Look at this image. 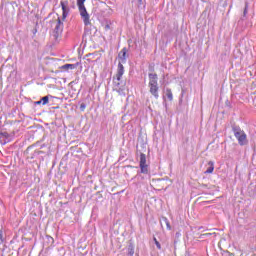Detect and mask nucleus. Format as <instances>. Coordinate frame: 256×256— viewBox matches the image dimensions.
Masks as SVG:
<instances>
[{
  "label": "nucleus",
  "instance_id": "obj_1",
  "mask_svg": "<svg viewBox=\"0 0 256 256\" xmlns=\"http://www.w3.org/2000/svg\"><path fill=\"white\" fill-rule=\"evenodd\" d=\"M125 75V66L118 63L116 75L113 77V89L119 93V95L125 96V89H127V81L123 80Z\"/></svg>",
  "mask_w": 256,
  "mask_h": 256
},
{
  "label": "nucleus",
  "instance_id": "obj_2",
  "mask_svg": "<svg viewBox=\"0 0 256 256\" xmlns=\"http://www.w3.org/2000/svg\"><path fill=\"white\" fill-rule=\"evenodd\" d=\"M85 1L86 0H77V7L79 10L81 19L83 20V23L87 27L91 25V19H90L89 13L87 12V8H85Z\"/></svg>",
  "mask_w": 256,
  "mask_h": 256
},
{
  "label": "nucleus",
  "instance_id": "obj_3",
  "mask_svg": "<svg viewBox=\"0 0 256 256\" xmlns=\"http://www.w3.org/2000/svg\"><path fill=\"white\" fill-rule=\"evenodd\" d=\"M232 131L239 145L243 146L247 144V134H245V131L241 130V127L234 125L232 126Z\"/></svg>",
  "mask_w": 256,
  "mask_h": 256
},
{
  "label": "nucleus",
  "instance_id": "obj_4",
  "mask_svg": "<svg viewBox=\"0 0 256 256\" xmlns=\"http://www.w3.org/2000/svg\"><path fill=\"white\" fill-rule=\"evenodd\" d=\"M63 21H61V18L58 17L56 22H55V27L52 32V37L55 41H59L61 39V35H63Z\"/></svg>",
  "mask_w": 256,
  "mask_h": 256
},
{
  "label": "nucleus",
  "instance_id": "obj_5",
  "mask_svg": "<svg viewBox=\"0 0 256 256\" xmlns=\"http://www.w3.org/2000/svg\"><path fill=\"white\" fill-rule=\"evenodd\" d=\"M139 167L140 173H142L143 175H149V164H147V155H145L144 153H140Z\"/></svg>",
  "mask_w": 256,
  "mask_h": 256
},
{
  "label": "nucleus",
  "instance_id": "obj_6",
  "mask_svg": "<svg viewBox=\"0 0 256 256\" xmlns=\"http://www.w3.org/2000/svg\"><path fill=\"white\" fill-rule=\"evenodd\" d=\"M128 49L127 47L122 48V50L118 53V59H119V63H121V65L127 63V59L129 58V54H128Z\"/></svg>",
  "mask_w": 256,
  "mask_h": 256
},
{
  "label": "nucleus",
  "instance_id": "obj_7",
  "mask_svg": "<svg viewBox=\"0 0 256 256\" xmlns=\"http://www.w3.org/2000/svg\"><path fill=\"white\" fill-rule=\"evenodd\" d=\"M60 5L62 7V20L65 21L69 16V2L68 1H61Z\"/></svg>",
  "mask_w": 256,
  "mask_h": 256
},
{
  "label": "nucleus",
  "instance_id": "obj_8",
  "mask_svg": "<svg viewBox=\"0 0 256 256\" xmlns=\"http://www.w3.org/2000/svg\"><path fill=\"white\" fill-rule=\"evenodd\" d=\"M149 92L152 96H154V99H159V84H153L148 86Z\"/></svg>",
  "mask_w": 256,
  "mask_h": 256
},
{
  "label": "nucleus",
  "instance_id": "obj_9",
  "mask_svg": "<svg viewBox=\"0 0 256 256\" xmlns=\"http://www.w3.org/2000/svg\"><path fill=\"white\" fill-rule=\"evenodd\" d=\"M149 83L148 86L151 85H159V77L155 73H149L148 74Z\"/></svg>",
  "mask_w": 256,
  "mask_h": 256
},
{
  "label": "nucleus",
  "instance_id": "obj_10",
  "mask_svg": "<svg viewBox=\"0 0 256 256\" xmlns=\"http://www.w3.org/2000/svg\"><path fill=\"white\" fill-rule=\"evenodd\" d=\"M0 143L2 145H7V143H9V133L0 132Z\"/></svg>",
  "mask_w": 256,
  "mask_h": 256
},
{
  "label": "nucleus",
  "instance_id": "obj_11",
  "mask_svg": "<svg viewBox=\"0 0 256 256\" xmlns=\"http://www.w3.org/2000/svg\"><path fill=\"white\" fill-rule=\"evenodd\" d=\"M213 171H215V163H213V161H209L208 162V167H207V169L204 173L206 175H209V174L213 173Z\"/></svg>",
  "mask_w": 256,
  "mask_h": 256
},
{
  "label": "nucleus",
  "instance_id": "obj_12",
  "mask_svg": "<svg viewBox=\"0 0 256 256\" xmlns=\"http://www.w3.org/2000/svg\"><path fill=\"white\" fill-rule=\"evenodd\" d=\"M165 97H167L168 101H173V92L170 88H166Z\"/></svg>",
  "mask_w": 256,
  "mask_h": 256
},
{
  "label": "nucleus",
  "instance_id": "obj_13",
  "mask_svg": "<svg viewBox=\"0 0 256 256\" xmlns=\"http://www.w3.org/2000/svg\"><path fill=\"white\" fill-rule=\"evenodd\" d=\"M0 242L5 243V230L3 228L0 229Z\"/></svg>",
  "mask_w": 256,
  "mask_h": 256
},
{
  "label": "nucleus",
  "instance_id": "obj_14",
  "mask_svg": "<svg viewBox=\"0 0 256 256\" xmlns=\"http://www.w3.org/2000/svg\"><path fill=\"white\" fill-rule=\"evenodd\" d=\"M162 220L164 221L168 231H171V223H169V219H167V217H163Z\"/></svg>",
  "mask_w": 256,
  "mask_h": 256
},
{
  "label": "nucleus",
  "instance_id": "obj_15",
  "mask_svg": "<svg viewBox=\"0 0 256 256\" xmlns=\"http://www.w3.org/2000/svg\"><path fill=\"white\" fill-rule=\"evenodd\" d=\"M135 255V248L133 246L128 247V256Z\"/></svg>",
  "mask_w": 256,
  "mask_h": 256
},
{
  "label": "nucleus",
  "instance_id": "obj_16",
  "mask_svg": "<svg viewBox=\"0 0 256 256\" xmlns=\"http://www.w3.org/2000/svg\"><path fill=\"white\" fill-rule=\"evenodd\" d=\"M42 105H47L49 103V96H44L41 98Z\"/></svg>",
  "mask_w": 256,
  "mask_h": 256
},
{
  "label": "nucleus",
  "instance_id": "obj_17",
  "mask_svg": "<svg viewBox=\"0 0 256 256\" xmlns=\"http://www.w3.org/2000/svg\"><path fill=\"white\" fill-rule=\"evenodd\" d=\"M62 69H75V64H65Z\"/></svg>",
  "mask_w": 256,
  "mask_h": 256
},
{
  "label": "nucleus",
  "instance_id": "obj_18",
  "mask_svg": "<svg viewBox=\"0 0 256 256\" xmlns=\"http://www.w3.org/2000/svg\"><path fill=\"white\" fill-rule=\"evenodd\" d=\"M153 241H154V243H155L157 249L161 250V243H159V242L157 241V238L154 237V238H153Z\"/></svg>",
  "mask_w": 256,
  "mask_h": 256
},
{
  "label": "nucleus",
  "instance_id": "obj_19",
  "mask_svg": "<svg viewBox=\"0 0 256 256\" xmlns=\"http://www.w3.org/2000/svg\"><path fill=\"white\" fill-rule=\"evenodd\" d=\"M137 3L138 7H141V5H143V0H133L132 3Z\"/></svg>",
  "mask_w": 256,
  "mask_h": 256
},
{
  "label": "nucleus",
  "instance_id": "obj_20",
  "mask_svg": "<svg viewBox=\"0 0 256 256\" xmlns=\"http://www.w3.org/2000/svg\"><path fill=\"white\" fill-rule=\"evenodd\" d=\"M104 29H105L106 31H109V29H111V24H109V23L105 24V25H104Z\"/></svg>",
  "mask_w": 256,
  "mask_h": 256
},
{
  "label": "nucleus",
  "instance_id": "obj_21",
  "mask_svg": "<svg viewBox=\"0 0 256 256\" xmlns=\"http://www.w3.org/2000/svg\"><path fill=\"white\" fill-rule=\"evenodd\" d=\"M86 107H87V105H85V103H82V104L80 105L81 111H85Z\"/></svg>",
  "mask_w": 256,
  "mask_h": 256
},
{
  "label": "nucleus",
  "instance_id": "obj_22",
  "mask_svg": "<svg viewBox=\"0 0 256 256\" xmlns=\"http://www.w3.org/2000/svg\"><path fill=\"white\" fill-rule=\"evenodd\" d=\"M224 256H235V254L231 253V252H228L226 255Z\"/></svg>",
  "mask_w": 256,
  "mask_h": 256
},
{
  "label": "nucleus",
  "instance_id": "obj_23",
  "mask_svg": "<svg viewBox=\"0 0 256 256\" xmlns=\"http://www.w3.org/2000/svg\"><path fill=\"white\" fill-rule=\"evenodd\" d=\"M41 103H42L41 100H39L36 102V105H41Z\"/></svg>",
  "mask_w": 256,
  "mask_h": 256
},
{
  "label": "nucleus",
  "instance_id": "obj_24",
  "mask_svg": "<svg viewBox=\"0 0 256 256\" xmlns=\"http://www.w3.org/2000/svg\"><path fill=\"white\" fill-rule=\"evenodd\" d=\"M202 187H203L204 189H207V184H203Z\"/></svg>",
  "mask_w": 256,
  "mask_h": 256
},
{
  "label": "nucleus",
  "instance_id": "obj_25",
  "mask_svg": "<svg viewBox=\"0 0 256 256\" xmlns=\"http://www.w3.org/2000/svg\"><path fill=\"white\" fill-rule=\"evenodd\" d=\"M49 241H52L53 243V237H48Z\"/></svg>",
  "mask_w": 256,
  "mask_h": 256
},
{
  "label": "nucleus",
  "instance_id": "obj_26",
  "mask_svg": "<svg viewBox=\"0 0 256 256\" xmlns=\"http://www.w3.org/2000/svg\"><path fill=\"white\" fill-rule=\"evenodd\" d=\"M245 13H247V10H244V15H245Z\"/></svg>",
  "mask_w": 256,
  "mask_h": 256
}]
</instances>
